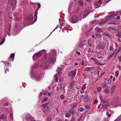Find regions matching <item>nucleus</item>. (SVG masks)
I'll return each instance as SVG.
<instances>
[{"instance_id":"nucleus-38","label":"nucleus","mask_w":121,"mask_h":121,"mask_svg":"<svg viewBox=\"0 0 121 121\" xmlns=\"http://www.w3.org/2000/svg\"><path fill=\"white\" fill-rule=\"evenodd\" d=\"M62 70V69L61 68L58 67L57 69L56 70V71L61 72Z\"/></svg>"},{"instance_id":"nucleus-20","label":"nucleus","mask_w":121,"mask_h":121,"mask_svg":"<svg viewBox=\"0 0 121 121\" xmlns=\"http://www.w3.org/2000/svg\"><path fill=\"white\" fill-rule=\"evenodd\" d=\"M49 62L50 63H53V64L54 61L53 59L52 58H49Z\"/></svg>"},{"instance_id":"nucleus-61","label":"nucleus","mask_w":121,"mask_h":121,"mask_svg":"<svg viewBox=\"0 0 121 121\" xmlns=\"http://www.w3.org/2000/svg\"><path fill=\"white\" fill-rule=\"evenodd\" d=\"M61 74V72H59V71L57 73V74L58 75H60Z\"/></svg>"},{"instance_id":"nucleus-31","label":"nucleus","mask_w":121,"mask_h":121,"mask_svg":"<svg viewBox=\"0 0 121 121\" xmlns=\"http://www.w3.org/2000/svg\"><path fill=\"white\" fill-rule=\"evenodd\" d=\"M52 116H49L47 120V121H51L52 120Z\"/></svg>"},{"instance_id":"nucleus-10","label":"nucleus","mask_w":121,"mask_h":121,"mask_svg":"<svg viewBox=\"0 0 121 121\" xmlns=\"http://www.w3.org/2000/svg\"><path fill=\"white\" fill-rule=\"evenodd\" d=\"M104 82L106 84H109L111 83V81L109 79L107 78L105 79Z\"/></svg>"},{"instance_id":"nucleus-63","label":"nucleus","mask_w":121,"mask_h":121,"mask_svg":"<svg viewBox=\"0 0 121 121\" xmlns=\"http://www.w3.org/2000/svg\"><path fill=\"white\" fill-rule=\"evenodd\" d=\"M118 60L120 61H121V57L119 56L118 57Z\"/></svg>"},{"instance_id":"nucleus-41","label":"nucleus","mask_w":121,"mask_h":121,"mask_svg":"<svg viewBox=\"0 0 121 121\" xmlns=\"http://www.w3.org/2000/svg\"><path fill=\"white\" fill-rule=\"evenodd\" d=\"M97 90L99 92H100L101 90V87L100 86H99Z\"/></svg>"},{"instance_id":"nucleus-35","label":"nucleus","mask_w":121,"mask_h":121,"mask_svg":"<svg viewBox=\"0 0 121 121\" xmlns=\"http://www.w3.org/2000/svg\"><path fill=\"white\" fill-rule=\"evenodd\" d=\"M84 99L85 100V101L87 102L89 101V99L87 98V96H86L85 97H84Z\"/></svg>"},{"instance_id":"nucleus-42","label":"nucleus","mask_w":121,"mask_h":121,"mask_svg":"<svg viewBox=\"0 0 121 121\" xmlns=\"http://www.w3.org/2000/svg\"><path fill=\"white\" fill-rule=\"evenodd\" d=\"M106 114L107 116L109 117H110L111 116V114H109V112H106Z\"/></svg>"},{"instance_id":"nucleus-37","label":"nucleus","mask_w":121,"mask_h":121,"mask_svg":"<svg viewBox=\"0 0 121 121\" xmlns=\"http://www.w3.org/2000/svg\"><path fill=\"white\" fill-rule=\"evenodd\" d=\"M71 116V115L68 113H67L65 114V117H70Z\"/></svg>"},{"instance_id":"nucleus-26","label":"nucleus","mask_w":121,"mask_h":121,"mask_svg":"<svg viewBox=\"0 0 121 121\" xmlns=\"http://www.w3.org/2000/svg\"><path fill=\"white\" fill-rule=\"evenodd\" d=\"M42 78V76L40 75L38 76H37L36 77V78L38 80H40Z\"/></svg>"},{"instance_id":"nucleus-57","label":"nucleus","mask_w":121,"mask_h":121,"mask_svg":"<svg viewBox=\"0 0 121 121\" xmlns=\"http://www.w3.org/2000/svg\"><path fill=\"white\" fill-rule=\"evenodd\" d=\"M97 102H98L97 100V99H95V101L93 102V103L94 104H95Z\"/></svg>"},{"instance_id":"nucleus-28","label":"nucleus","mask_w":121,"mask_h":121,"mask_svg":"<svg viewBox=\"0 0 121 121\" xmlns=\"http://www.w3.org/2000/svg\"><path fill=\"white\" fill-rule=\"evenodd\" d=\"M112 30V32L114 33H116L118 31V30H117L114 28H113Z\"/></svg>"},{"instance_id":"nucleus-22","label":"nucleus","mask_w":121,"mask_h":121,"mask_svg":"<svg viewBox=\"0 0 121 121\" xmlns=\"http://www.w3.org/2000/svg\"><path fill=\"white\" fill-rule=\"evenodd\" d=\"M109 105V103H108L106 104H103L102 106L104 108H105L108 106Z\"/></svg>"},{"instance_id":"nucleus-5","label":"nucleus","mask_w":121,"mask_h":121,"mask_svg":"<svg viewBox=\"0 0 121 121\" xmlns=\"http://www.w3.org/2000/svg\"><path fill=\"white\" fill-rule=\"evenodd\" d=\"M78 21V20L77 19V17L75 16H73L70 19V22L72 23H76Z\"/></svg>"},{"instance_id":"nucleus-49","label":"nucleus","mask_w":121,"mask_h":121,"mask_svg":"<svg viewBox=\"0 0 121 121\" xmlns=\"http://www.w3.org/2000/svg\"><path fill=\"white\" fill-rule=\"evenodd\" d=\"M13 16L14 18H17V16L16 13H13Z\"/></svg>"},{"instance_id":"nucleus-9","label":"nucleus","mask_w":121,"mask_h":121,"mask_svg":"<svg viewBox=\"0 0 121 121\" xmlns=\"http://www.w3.org/2000/svg\"><path fill=\"white\" fill-rule=\"evenodd\" d=\"M69 113L72 114L73 115H74L76 113L74 109L72 108L71 109L69 110Z\"/></svg>"},{"instance_id":"nucleus-8","label":"nucleus","mask_w":121,"mask_h":121,"mask_svg":"<svg viewBox=\"0 0 121 121\" xmlns=\"http://www.w3.org/2000/svg\"><path fill=\"white\" fill-rule=\"evenodd\" d=\"M116 86L115 85H113L112 86V87L110 91V93L111 94L113 93L115 90V88H116Z\"/></svg>"},{"instance_id":"nucleus-29","label":"nucleus","mask_w":121,"mask_h":121,"mask_svg":"<svg viewBox=\"0 0 121 121\" xmlns=\"http://www.w3.org/2000/svg\"><path fill=\"white\" fill-rule=\"evenodd\" d=\"M102 55L103 56H104V53H102L101 52H97V56H101Z\"/></svg>"},{"instance_id":"nucleus-53","label":"nucleus","mask_w":121,"mask_h":121,"mask_svg":"<svg viewBox=\"0 0 121 121\" xmlns=\"http://www.w3.org/2000/svg\"><path fill=\"white\" fill-rule=\"evenodd\" d=\"M79 3L82 6H83L84 4L81 1H80L79 2Z\"/></svg>"},{"instance_id":"nucleus-43","label":"nucleus","mask_w":121,"mask_h":121,"mask_svg":"<svg viewBox=\"0 0 121 121\" xmlns=\"http://www.w3.org/2000/svg\"><path fill=\"white\" fill-rule=\"evenodd\" d=\"M121 47L119 48L118 50L116 53L115 55H117V54L118 53V52H119L121 50Z\"/></svg>"},{"instance_id":"nucleus-3","label":"nucleus","mask_w":121,"mask_h":121,"mask_svg":"<svg viewBox=\"0 0 121 121\" xmlns=\"http://www.w3.org/2000/svg\"><path fill=\"white\" fill-rule=\"evenodd\" d=\"M88 11L87 10H86L83 12H82L81 13L80 15L82 17L83 16H84L83 17V19H84L90 13H89Z\"/></svg>"},{"instance_id":"nucleus-44","label":"nucleus","mask_w":121,"mask_h":121,"mask_svg":"<svg viewBox=\"0 0 121 121\" xmlns=\"http://www.w3.org/2000/svg\"><path fill=\"white\" fill-rule=\"evenodd\" d=\"M114 54V53L110 55L108 58V59H109L110 58L112 57Z\"/></svg>"},{"instance_id":"nucleus-51","label":"nucleus","mask_w":121,"mask_h":121,"mask_svg":"<svg viewBox=\"0 0 121 121\" xmlns=\"http://www.w3.org/2000/svg\"><path fill=\"white\" fill-rule=\"evenodd\" d=\"M79 110L81 112H82L84 110V109L82 107H80L79 109Z\"/></svg>"},{"instance_id":"nucleus-55","label":"nucleus","mask_w":121,"mask_h":121,"mask_svg":"<svg viewBox=\"0 0 121 121\" xmlns=\"http://www.w3.org/2000/svg\"><path fill=\"white\" fill-rule=\"evenodd\" d=\"M76 53L77 54H78L80 56L81 55V53L80 52L77 51L76 52Z\"/></svg>"},{"instance_id":"nucleus-34","label":"nucleus","mask_w":121,"mask_h":121,"mask_svg":"<svg viewBox=\"0 0 121 121\" xmlns=\"http://www.w3.org/2000/svg\"><path fill=\"white\" fill-rule=\"evenodd\" d=\"M101 48L102 49H104L105 48V46L103 45V44H100Z\"/></svg>"},{"instance_id":"nucleus-59","label":"nucleus","mask_w":121,"mask_h":121,"mask_svg":"<svg viewBox=\"0 0 121 121\" xmlns=\"http://www.w3.org/2000/svg\"><path fill=\"white\" fill-rule=\"evenodd\" d=\"M10 117L11 119L12 118V115L11 113L10 114Z\"/></svg>"},{"instance_id":"nucleus-12","label":"nucleus","mask_w":121,"mask_h":121,"mask_svg":"<svg viewBox=\"0 0 121 121\" xmlns=\"http://www.w3.org/2000/svg\"><path fill=\"white\" fill-rule=\"evenodd\" d=\"M85 43V41H82L79 45V47L80 48L82 47L83 45H84Z\"/></svg>"},{"instance_id":"nucleus-15","label":"nucleus","mask_w":121,"mask_h":121,"mask_svg":"<svg viewBox=\"0 0 121 121\" xmlns=\"http://www.w3.org/2000/svg\"><path fill=\"white\" fill-rule=\"evenodd\" d=\"M102 34L104 36H107L110 38V34L108 33L104 32H102Z\"/></svg>"},{"instance_id":"nucleus-33","label":"nucleus","mask_w":121,"mask_h":121,"mask_svg":"<svg viewBox=\"0 0 121 121\" xmlns=\"http://www.w3.org/2000/svg\"><path fill=\"white\" fill-rule=\"evenodd\" d=\"M5 117V115L4 114L1 115L0 116V119H4Z\"/></svg>"},{"instance_id":"nucleus-50","label":"nucleus","mask_w":121,"mask_h":121,"mask_svg":"<svg viewBox=\"0 0 121 121\" xmlns=\"http://www.w3.org/2000/svg\"><path fill=\"white\" fill-rule=\"evenodd\" d=\"M119 71H116V76H115L116 77H117L119 74Z\"/></svg>"},{"instance_id":"nucleus-1","label":"nucleus","mask_w":121,"mask_h":121,"mask_svg":"<svg viewBox=\"0 0 121 121\" xmlns=\"http://www.w3.org/2000/svg\"><path fill=\"white\" fill-rule=\"evenodd\" d=\"M35 4H37L38 5L37 8L36 9L37 11H36L35 13L34 16L35 18V19L34 20V22H33V23L32 24L34 23L35 22L36 20V19L37 17V15L38 14V12L37 11L41 7V5L39 3H35Z\"/></svg>"},{"instance_id":"nucleus-30","label":"nucleus","mask_w":121,"mask_h":121,"mask_svg":"<svg viewBox=\"0 0 121 121\" xmlns=\"http://www.w3.org/2000/svg\"><path fill=\"white\" fill-rule=\"evenodd\" d=\"M101 101L103 103H106L108 102V100H106L105 99H102Z\"/></svg>"},{"instance_id":"nucleus-2","label":"nucleus","mask_w":121,"mask_h":121,"mask_svg":"<svg viewBox=\"0 0 121 121\" xmlns=\"http://www.w3.org/2000/svg\"><path fill=\"white\" fill-rule=\"evenodd\" d=\"M76 71L77 70L75 69L74 71H71L69 73V76L71 79H73L74 78L76 75Z\"/></svg>"},{"instance_id":"nucleus-64","label":"nucleus","mask_w":121,"mask_h":121,"mask_svg":"<svg viewBox=\"0 0 121 121\" xmlns=\"http://www.w3.org/2000/svg\"><path fill=\"white\" fill-rule=\"evenodd\" d=\"M73 118L72 119L71 121H75V120L74 118V117H73Z\"/></svg>"},{"instance_id":"nucleus-32","label":"nucleus","mask_w":121,"mask_h":121,"mask_svg":"<svg viewBox=\"0 0 121 121\" xmlns=\"http://www.w3.org/2000/svg\"><path fill=\"white\" fill-rule=\"evenodd\" d=\"M47 98L45 97L44 99H42V103L44 102L45 101H46L47 100Z\"/></svg>"},{"instance_id":"nucleus-36","label":"nucleus","mask_w":121,"mask_h":121,"mask_svg":"<svg viewBox=\"0 0 121 121\" xmlns=\"http://www.w3.org/2000/svg\"><path fill=\"white\" fill-rule=\"evenodd\" d=\"M97 57H98V58L99 59H101L103 58V57H104V56H103V55H102L101 56H97Z\"/></svg>"},{"instance_id":"nucleus-14","label":"nucleus","mask_w":121,"mask_h":121,"mask_svg":"<svg viewBox=\"0 0 121 121\" xmlns=\"http://www.w3.org/2000/svg\"><path fill=\"white\" fill-rule=\"evenodd\" d=\"M95 30H96L98 33L101 32H102V30L99 28L98 26L95 29Z\"/></svg>"},{"instance_id":"nucleus-45","label":"nucleus","mask_w":121,"mask_h":121,"mask_svg":"<svg viewBox=\"0 0 121 121\" xmlns=\"http://www.w3.org/2000/svg\"><path fill=\"white\" fill-rule=\"evenodd\" d=\"M60 97V98L62 99H64L65 98L64 96L63 95H61Z\"/></svg>"},{"instance_id":"nucleus-39","label":"nucleus","mask_w":121,"mask_h":121,"mask_svg":"<svg viewBox=\"0 0 121 121\" xmlns=\"http://www.w3.org/2000/svg\"><path fill=\"white\" fill-rule=\"evenodd\" d=\"M113 28L111 27H109L108 28V30L110 32H112V30L113 29Z\"/></svg>"},{"instance_id":"nucleus-54","label":"nucleus","mask_w":121,"mask_h":121,"mask_svg":"<svg viewBox=\"0 0 121 121\" xmlns=\"http://www.w3.org/2000/svg\"><path fill=\"white\" fill-rule=\"evenodd\" d=\"M98 3H99L100 5L102 3L101 0H99L98 1Z\"/></svg>"},{"instance_id":"nucleus-62","label":"nucleus","mask_w":121,"mask_h":121,"mask_svg":"<svg viewBox=\"0 0 121 121\" xmlns=\"http://www.w3.org/2000/svg\"><path fill=\"white\" fill-rule=\"evenodd\" d=\"M15 6H12V10H14L15 9Z\"/></svg>"},{"instance_id":"nucleus-27","label":"nucleus","mask_w":121,"mask_h":121,"mask_svg":"<svg viewBox=\"0 0 121 121\" xmlns=\"http://www.w3.org/2000/svg\"><path fill=\"white\" fill-rule=\"evenodd\" d=\"M14 53H13L12 54H11L10 57L9 58H8V59H9L11 58H13L14 57Z\"/></svg>"},{"instance_id":"nucleus-24","label":"nucleus","mask_w":121,"mask_h":121,"mask_svg":"<svg viewBox=\"0 0 121 121\" xmlns=\"http://www.w3.org/2000/svg\"><path fill=\"white\" fill-rule=\"evenodd\" d=\"M57 75L56 74L54 76V77L55 78V82H58V78L57 77Z\"/></svg>"},{"instance_id":"nucleus-46","label":"nucleus","mask_w":121,"mask_h":121,"mask_svg":"<svg viewBox=\"0 0 121 121\" xmlns=\"http://www.w3.org/2000/svg\"><path fill=\"white\" fill-rule=\"evenodd\" d=\"M85 108L87 109H90V106L88 105H86L85 106Z\"/></svg>"},{"instance_id":"nucleus-4","label":"nucleus","mask_w":121,"mask_h":121,"mask_svg":"<svg viewBox=\"0 0 121 121\" xmlns=\"http://www.w3.org/2000/svg\"><path fill=\"white\" fill-rule=\"evenodd\" d=\"M49 64L47 61L45 62L44 63L41 64L40 65V66L41 68H42L44 67V69H48L49 67Z\"/></svg>"},{"instance_id":"nucleus-23","label":"nucleus","mask_w":121,"mask_h":121,"mask_svg":"<svg viewBox=\"0 0 121 121\" xmlns=\"http://www.w3.org/2000/svg\"><path fill=\"white\" fill-rule=\"evenodd\" d=\"M12 13L11 12H10L8 13V17L11 19H12L13 18V17L12 16Z\"/></svg>"},{"instance_id":"nucleus-25","label":"nucleus","mask_w":121,"mask_h":121,"mask_svg":"<svg viewBox=\"0 0 121 121\" xmlns=\"http://www.w3.org/2000/svg\"><path fill=\"white\" fill-rule=\"evenodd\" d=\"M86 84L85 83L84 85L82 87L81 89L83 91L86 89Z\"/></svg>"},{"instance_id":"nucleus-58","label":"nucleus","mask_w":121,"mask_h":121,"mask_svg":"<svg viewBox=\"0 0 121 121\" xmlns=\"http://www.w3.org/2000/svg\"><path fill=\"white\" fill-rule=\"evenodd\" d=\"M74 84V83L73 82H72L70 83V85L71 86H73V85Z\"/></svg>"},{"instance_id":"nucleus-6","label":"nucleus","mask_w":121,"mask_h":121,"mask_svg":"<svg viewBox=\"0 0 121 121\" xmlns=\"http://www.w3.org/2000/svg\"><path fill=\"white\" fill-rule=\"evenodd\" d=\"M25 118L27 120H29L32 118V117L30 114H28L26 115Z\"/></svg>"},{"instance_id":"nucleus-17","label":"nucleus","mask_w":121,"mask_h":121,"mask_svg":"<svg viewBox=\"0 0 121 121\" xmlns=\"http://www.w3.org/2000/svg\"><path fill=\"white\" fill-rule=\"evenodd\" d=\"M65 84H61L60 85V90L62 89L64 90V91H65Z\"/></svg>"},{"instance_id":"nucleus-56","label":"nucleus","mask_w":121,"mask_h":121,"mask_svg":"<svg viewBox=\"0 0 121 121\" xmlns=\"http://www.w3.org/2000/svg\"><path fill=\"white\" fill-rule=\"evenodd\" d=\"M97 48L99 50L100 49H101L100 45H98V46H97Z\"/></svg>"},{"instance_id":"nucleus-60","label":"nucleus","mask_w":121,"mask_h":121,"mask_svg":"<svg viewBox=\"0 0 121 121\" xmlns=\"http://www.w3.org/2000/svg\"><path fill=\"white\" fill-rule=\"evenodd\" d=\"M120 19V17L119 16H117V19L118 20H119Z\"/></svg>"},{"instance_id":"nucleus-40","label":"nucleus","mask_w":121,"mask_h":121,"mask_svg":"<svg viewBox=\"0 0 121 121\" xmlns=\"http://www.w3.org/2000/svg\"><path fill=\"white\" fill-rule=\"evenodd\" d=\"M108 18L109 19L113 20L114 19V18L113 17H111L110 16L108 17Z\"/></svg>"},{"instance_id":"nucleus-52","label":"nucleus","mask_w":121,"mask_h":121,"mask_svg":"<svg viewBox=\"0 0 121 121\" xmlns=\"http://www.w3.org/2000/svg\"><path fill=\"white\" fill-rule=\"evenodd\" d=\"M58 27V25H57L56 28H55L54 30L53 31L50 33V35L48 36V37L49 36L52 34V32H53L56 29H57V27Z\"/></svg>"},{"instance_id":"nucleus-13","label":"nucleus","mask_w":121,"mask_h":121,"mask_svg":"<svg viewBox=\"0 0 121 121\" xmlns=\"http://www.w3.org/2000/svg\"><path fill=\"white\" fill-rule=\"evenodd\" d=\"M41 51L34 54V55L33 56V57L35 55H36L37 57H39L40 56L41 54Z\"/></svg>"},{"instance_id":"nucleus-19","label":"nucleus","mask_w":121,"mask_h":121,"mask_svg":"<svg viewBox=\"0 0 121 121\" xmlns=\"http://www.w3.org/2000/svg\"><path fill=\"white\" fill-rule=\"evenodd\" d=\"M33 13L31 14L29 16L27 17V18L29 19L30 20H32L34 18V17L33 16Z\"/></svg>"},{"instance_id":"nucleus-11","label":"nucleus","mask_w":121,"mask_h":121,"mask_svg":"<svg viewBox=\"0 0 121 121\" xmlns=\"http://www.w3.org/2000/svg\"><path fill=\"white\" fill-rule=\"evenodd\" d=\"M117 32H118L116 35L118 37L121 38V32L120 30L119 29H118Z\"/></svg>"},{"instance_id":"nucleus-21","label":"nucleus","mask_w":121,"mask_h":121,"mask_svg":"<svg viewBox=\"0 0 121 121\" xmlns=\"http://www.w3.org/2000/svg\"><path fill=\"white\" fill-rule=\"evenodd\" d=\"M109 24H117V22L115 21H113L109 22Z\"/></svg>"},{"instance_id":"nucleus-16","label":"nucleus","mask_w":121,"mask_h":121,"mask_svg":"<svg viewBox=\"0 0 121 121\" xmlns=\"http://www.w3.org/2000/svg\"><path fill=\"white\" fill-rule=\"evenodd\" d=\"M107 88L104 90V92H105L106 94H109L110 93V89L108 88Z\"/></svg>"},{"instance_id":"nucleus-7","label":"nucleus","mask_w":121,"mask_h":121,"mask_svg":"<svg viewBox=\"0 0 121 121\" xmlns=\"http://www.w3.org/2000/svg\"><path fill=\"white\" fill-rule=\"evenodd\" d=\"M9 4L12 5H15L16 4V1L13 0H10L9 1Z\"/></svg>"},{"instance_id":"nucleus-48","label":"nucleus","mask_w":121,"mask_h":121,"mask_svg":"<svg viewBox=\"0 0 121 121\" xmlns=\"http://www.w3.org/2000/svg\"><path fill=\"white\" fill-rule=\"evenodd\" d=\"M109 49L110 51H112L113 50V47L111 46H110L109 47Z\"/></svg>"},{"instance_id":"nucleus-47","label":"nucleus","mask_w":121,"mask_h":121,"mask_svg":"<svg viewBox=\"0 0 121 121\" xmlns=\"http://www.w3.org/2000/svg\"><path fill=\"white\" fill-rule=\"evenodd\" d=\"M103 87H105L106 88H108V86L107 85H106L105 84H103L102 85V86Z\"/></svg>"},{"instance_id":"nucleus-18","label":"nucleus","mask_w":121,"mask_h":121,"mask_svg":"<svg viewBox=\"0 0 121 121\" xmlns=\"http://www.w3.org/2000/svg\"><path fill=\"white\" fill-rule=\"evenodd\" d=\"M84 70L85 71H90L92 70V68L87 67L85 68Z\"/></svg>"}]
</instances>
